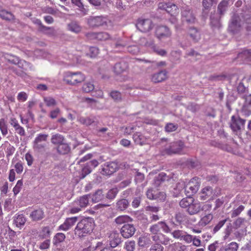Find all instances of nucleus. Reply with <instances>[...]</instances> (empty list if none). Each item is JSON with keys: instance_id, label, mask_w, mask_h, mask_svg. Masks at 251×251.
<instances>
[{"instance_id": "nucleus-1", "label": "nucleus", "mask_w": 251, "mask_h": 251, "mask_svg": "<svg viewBox=\"0 0 251 251\" xmlns=\"http://www.w3.org/2000/svg\"><path fill=\"white\" fill-rule=\"evenodd\" d=\"M94 225L93 218H85L77 223L75 229V234L79 238L84 237L93 231Z\"/></svg>"}, {"instance_id": "nucleus-2", "label": "nucleus", "mask_w": 251, "mask_h": 251, "mask_svg": "<svg viewBox=\"0 0 251 251\" xmlns=\"http://www.w3.org/2000/svg\"><path fill=\"white\" fill-rule=\"evenodd\" d=\"M162 229L165 233H168L171 231V229L165 221L159 222L156 224L150 226L149 231L151 234V239L153 241L160 240L161 233L160 229Z\"/></svg>"}, {"instance_id": "nucleus-3", "label": "nucleus", "mask_w": 251, "mask_h": 251, "mask_svg": "<svg viewBox=\"0 0 251 251\" xmlns=\"http://www.w3.org/2000/svg\"><path fill=\"white\" fill-rule=\"evenodd\" d=\"M85 79V76L80 72H67L65 73L63 81L67 84L76 85Z\"/></svg>"}, {"instance_id": "nucleus-4", "label": "nucleus", "mask_w": 251, "mask_h": 251, "mask_svg": "<svg viewBox=\"0 0 251 251\" xmlns=\"http://www.w3.org/2000/svg\"><path fill=\"white\" fill-rule=\"evenodd\" d=\"M246 121L238 116L233 115L229 122L230 127L233 132L238 137L241 135V129L244 127Z\"/></svg>"}, {"instance_id": "nucleus-5", "label": "nucleus", "mask_w": 251, "mask_h": 251, "mask_svg": "<svg viewBox=\"0 0 251 251\" xmlns=\"http://www.w3.org/2000/svg\"><path fill=\"white\" fill-rule=\"evenodd\" d=\"M184 147L183 142L179 140L166 144L164 151L169 155L180 153Z\"/></svg>"}, {"instance_id": "nucleus-6", "label": "nucleus", "mask_w": 251, "mask_h": 251, "mask_svg": "<svg viewBox=\"0 0 251 251\" xmlns=\"http://www.w3.org/2000/svg\"><path fill=\"white\" fill-rule=\"evenodd\" d=\"M158 8L165 10L171 16L175 15L179 13L177 6L174 3L169 1L160 2L158 3Z\"/></svg>"}, {"instance_id": "nucleus-7", "label": "nucleus", "mask_w": 251, "mask_h": 251, "mask_svg": "<svg viewBox=\"0 0 251 251\" xmlns=\"http://www.w3.org/2000/svg\"><path fill=\"white\" fill-rule=\"evenodd\" d=\"M136 26L141 32L147 33L153 29L154 24L152 20L150 19H139L137 22Z\"/></svg>"}, {"instance_id": "nucleus-8", "label": "nucleus", "mask_w": 251, "mask_h": 251, "mask_svg": "<svg viewBox=\"0 0 251 251\" xmlns=\"http://www.w3.org/2000/svg\"><path fill=\"white\" fill-rule=\"evenodd\" d=\"M88 202L89 200L87 195L80 197L79 200L74 201L73 206L70 209V213L71 214H75L79 212L81 210L82 208L87 206Z\"/></svg>"}, {"instance_id": "nucleus-9", "label": "nucleus", "mask_w": 251, "mask_h": 251, "mask_svg": "<svg viewBox=\"0 0 251 251\" xmlns=\"http://www.w3.org/2000/svg\"><path fill=\"white\" fill-rule=\"evenodd\" d=\"M200 181L198 177H194L185 186V192L188 197L195 194L199 190Z\"/></svg>"}, {"instance_id": "nucleus-10", "label": "nucleus", "mask_w": 251, "mask_h": 251, "mask_svg": "<svg viewBox=\"0 0 251 251\" xmlns=\"http://www.w3.org/2000/svg\"><path fill=\"white\" fill-rule=\"evenodd\" d=\"M48 136V134H39L37 135L33 142L34 149L38 151H44L46 146V141Z\"/></svg>"}, {"instance_id": "nucleus-11", "label": "nucleus", "mask_w": 251, "mask_h": 251, "mask_svg": "<svg viewBox=\"0 0 251 251\" xmlns=\"http://www.w3.org/2000/svg\"><path fill=\"white\" fill-rule=\"evenodd\" d=\"M242 29V25L239 16L234 15L232 17L228 25L229 32L234 34L239 32Z\"/></svg>"}, {"instance_id": "nucleus-12", "label": "nucleus", "mask_w": 251, "mask_h": 251, "mask_svg": "<svg viewBox=\"0 0 251 251\" xmlns=\"http://www.w3.org/2000/svg\"><path fill=\"white\" fill-rule=\"evenodd\" d=\"M108 22L107 18L103 16L90 17L87 20L89 25L93 27L106 26Z\"/></svg>"}, {"instance_id": "nucleus-13", "label": "nucleus", "mask_w": 251, "mask_h": 251, "mask_svg": "<svg viewBox=\"0 0 251 251\" xmlns=\"http://www.w3.org/2000/svg\"><path fill=\"white\" fill-rule=\"evenodd\" d=\"M171 34V30L166 26L158 25L155 28V35L160 40L170 37Z\"/></svg>"}, {"instance_id": "nucleus-14", "label": "nucleus", "mask_w": 251, "mask_h": 251, "mask_svg": "<svg viewBox=\"0 0 251 251\" xmlns=\"http://www.w3.org/2000/svg\"><path fill=\"white\" fill-rule=\"evenodd\" d=\"M181 19L188 24H194L196 19L192 10L189 7L183 8L181 11Z\"/></svg>"}, {"instance_id": "nucleus-15", "label": "nucleus", "mask_w": 251, "mask_h": 251, "mask_svg": "<svg viewBox=\"0 0 251 251\" xmlns=\"http://www.w3.org/2000/svg\"><path fill=\"white\" fill-rule=\"evenodd\" d=\"M101 167L100 173L103 175L107 176L113 174L118 168L117 164L114 162H107Z\"/></svg>"}, {"instance_id": "nucleus-16", "label": "nucleus", "mask_w": 251, "mask_h": 251, "mask_svg": "<svg viewBox=\"0 0 251 251\" xmlns=\"http://www.w3.org/2000/svg\"><path fill=\"white\" fill-rule=\"evenodd\" d=\"M136 231L134 226L132 224H125L121 229V233L123 237L128 238L132 236Z\"/></svg>"}, {"instance_id": "nucleus-17", "label": "nucleus", "mask_w": 251, "mask_h": 251, "mask_svg": "<svg viewBox=\"0 0 251 251\" xmlns=\"http://www.w3.org/2000/svg\"><path fill=\"white\" fill-rule=\"evenodd\" d=\"M109 245L111 248L117 247L121 243V238L117 231H112L109 236Z\"/></svg>"}, {"instance_id": "nucleus-18", "label": "nucleus", "mask_w": 251, "mask_h": 251, "mask_svg": "<svg viewBox=\"0 0 251 251\" xmlns=\"http://www.w3.org/2000/svg\"><path fill=\"white\" fill-rule=\"evenodd\" d=\"M188 34L191 39L194 43H198L201 39V31L196 27H190Z\"/></svg>"}, {"instance_id": "nucleus-19", "label": "nucleus", "mask_w": 251, "mask_h": 251, "mask_svg": "<svg viewBox=\"0 0 251 251\" xmlns=\"http://www.w3.org/2000/svg\"><path fill=\"white\" fill-rule=\"evenodd\" d=\"M45 217L44 211L40 208L33 210L29 214V218L33 222H37Z\"/></svg>"}, {"instance_id": "nucleus-20", "label": "nucleus", "mask_w": 251, "mask_h": 251, "mask_svg": "<svg viewBox=\"0 0 251 251\" xmlns=\"http://www.w3.org/2000/svg\"><path fill=\"white\" fill-rule=\"evenodd\" d=\"M77 220V217L67 218L64 223L59 226V229L67 231L75 224Z\"/></svg>"}, {"instance_id": "nucleus-21", "label": "nucleus", "mask_w": 251, "mask_h": 251, "mask_svg": "<svg viewBox=\"0 0 251 251\" xmlns=\"http://www.w3.org/2000/svg\"><path fill=\"white\" fill-rule=\"evenodd\" d=\"M167 78V72L162 70L154 74L151 77L152 81L154 83H158L166 80Z\"/></svg>"}, {"instance_id": "nucleus-22", "label": "nucleus", "mask_w": 251, "mask_h": 251, "mask_svg": "<svg viewBox=\"0 0 251 251\" xmlns=\"http://www.w3.org/2000/svg\"><path fill=\"white\" fill-rule=\"evenodd\" d=\"M201 211V203L199 202H192L187 209V212L191 215L198 214Z\"/></svg>"}, {"instance_id": "nucleus-23", "label": "nucleus", "mask_w": 251, "mask_h": 251, "mask_svg": "<svg viewBox=\"0 0 251 251\" xmlns=\"http://www.w3.org/2000/svg\"><path fill=\"white\" fill-rule=\"evenodd\" d=\"M171 178L165 173L162 172L155 176L154 179V183L156 186H159L161 183L169 181Z\"/></svg>"}, {"instance_id": "nucleus-24", "label": "nucleus", "mask_w": 251, "mask_h": 251, "mask_svg": "<svg viewBox=\"0 0 251 251\" xmlns=\"http://www.w3.org/2000/svg\"><path fill=\"white\" fill-rule=\"evenodd\" d=\"M26 221V218L24 214H16L14 217V224L18 227L23 226Z\"/></svg>"}, {"instance_id": "nucleus-25", "label": "nucleus", "mask_w": 251, "mask_h": 251, "mask_svg": "<svg viewBox=\"0 0 251 251\" xmlns=\"http://www.w3.org/2000/svg\"><path fill=\"white\" fill-rule=\"evenodd\" d=\"M0 18L9 22H14L15 20V16L10 12L5 9L0 10Z\"/></svg>"}, {"instance_id": "nucleus-26", "label": "nucleus", "mask_w": 251, "mask_h": 251, "mask_svg": "<svg viewBox=\"0 0 251 251\" xmlns=\"http://www.w3.org/2000/svg\"><path fill=\"white\" fill-rule=\"evenodd\" d=\"M213 190L210 186L203 188L200 194V198L201 200H206L212 197Z\"/></svg>"}, {"instance_id": "nucleus-27", "label": "nucleus", "mask_w": 251, "mask_h": 251, "mask_svg": "<svg viewBox=\"0 0 251 251\" xmlns=\"http://www.w3.org/2000/svg\"><path fill=\"white\" fill-rule=\"evenodd\" d=\"M0 55H3V58L11 64L17 65L19 62V58L14 55L4 52H0Z\"/></svg>"}, {"instance_id": "nucleus-28", "label": "nucleus", "mask_w": 251, "mask_h": 251, "mask_svg": "<svg viewBox=\"0 0 251 251\" xmlns=\"http://www.w3.org/2000/svg\"><path fill=\"white\" fill-rule=\"evenodd\" d=\"M127 68L126 63L121 62L116 63L114 67V72L117 75H120L125 72Z\"/></svg>"}, {"instance_id": "nucleus-29", "label": "nucleus", "mask_w": 251, "mask_h": 251, "mask_svg": "<svg viewBox=\"0 0 251 251\" xmlns=\"http://www.w3.org/2000/svg\"><path fill=\"white\" fill-rule=\"evenodd\" d=\"M97 120V118L95 116H90L87 117H79L78 118V121L82 124L86 126L91 125L93 123H95Z\"/></svg>"}, {"instance_id": "nucleus-30", "label": "nucleus", "mask_w": 251, "mask_h": 251, "mask_svg": "<svg viewBox=\"0 0 251 251\" xmlns=\"http://www.w3.org/2000/svg\"><path fill=\"white\" fill-rule=\"evenodd\" d=\"M133 139L136 144L143 145L146 142V138L140 132H137L133 135Z\"/></svg>"}, {"instance_id": "nucleus-31", "label": "nucleus", "mask_w": 251, "mask_h": 251, "mask_svg": "<svg viewBox=\"0 0 251 251\" xmlns=\"http://www.w3.org/2000/svg\"><path fill=\"white\" fill-rule=\"evenodd\" d=\"M128 201L126 199H122L117 201L116 208L119 211H124L128 207Z\"/></svg>"}, {"instance_id": "nucleus-32", "label": "nucleus", "mask_w": 251, "mask_h": 251, "mask_svg": "<svg viewBox=\"0 0 251 251\" xmlns=\"http://www.w3.org/2000/svg\"><path fill=\"white\" fill-rule=\"evenodd\" d=\"M175 219L179 224H187L189 222V218L185 214L178 212L175 215Z\"/></svg>"}, {"instance_id": "nucleus-33", "label": "nucleus", "mask_w": 251, "mask_h": 251, "mask_svg": "<svg viewBox=\"0 0 251 251\" xmlns=\"http://www.w3.org/2000/svg\"><path fill=\"white\" fill-rule=\"evenodd\" d=\"M68 29L71 32L78 33L81 30V27L77 23L73 21L67 25Z\"/></svg>"}, {"instance_id": "nucleus-34", "label": "nucleus", "mask_w": 251, "mask_h": 251, "mask_svg": "<svg viewBox=\"0 0 251 251\" xmlns=\"http://www.w3.org/2000/svg\"><path fill=\"white\" fill-rule=\"evenodd\" d=\"M238 247L237 243L232 242L225 247H222L218 251H237Z\"/></svg>"}, {"instance_id": "nucleus-35", "label": "nucleus", "mask_w": 251, "mask_h": 251, "mask_svg": "<svg viewBox=\"0 0 251 251\" xmlns=\"http://www.w3.org/2000/svg\"><path fill=\"white\" fill-rule=\"evenodd\" d=\"M51 234L50 228L49 226H43L41 228L39 233V237L42 239H45L50 237Z\"/></svg>"}, {"instance_id": "nucleus-36", "label": "nucleus", "mask_w": 251, "mask_h": 251, "mask_svg": "<svg viewBox=\"0 0 251 251\" xmlns=\"http://www.w3.org/2000/svg\"><path fill=\"white\" fill-rule=\"evenodd\" d=\"M213 215L211 214H208L202 217L198 223L200 226H205L208 224L212 220Z\"/></svg>"}, {"instance_id": "nucleus-37", "label": "nucleus", "mask_w": 251, "mask_h": 251, "mask_svg": "<svg viewBox=\"0 0 251 251\" xmlns=\"http://www.w3.org/2000/svg\"><path fill=\"white\" fill-rule=\"evenodd\" d=\"M210 24L212 27L214 29L219 28L221 27V23L220 19L217 15L215 14L210 16Z\"/></svg>"}, {"instance_id": "nucleus-38", "label": "nucleus", "mask_w": 251, "mask_h": 251, "mask_svg": "<svg viewBox=\"0 0 251 251\" xmlns=\"http://www.w3.org/2000/svg\"><path fill=\"white\" fill-rule=\"evenodd\" d=\"M229 0H223L219 4L218 11L221 15H224L226 11L229 4Z\"/></svg>"}, {"instance_id": "nucleus-39", "label": "nucleus", "mask_w": 251, "mask_h": 251, "mask_svg": "<svg viewBox=\"0 0 251 251\" xmlns=\"http://www.w3.org/2000/svg\"><path fill=\"white\" fill-rule=\"evenodd\" d=\"M57 151L59 154H65L70 151V148L67 144L64 142L57 146Z\"/></svg>"}, {"instance_id": "nucleus-40", "label": "nucleus", "mask_w": 251, "mask_h": 251, "mask_svg": "<svg viewBox=\"0 0 251 251\" xmlns=\"http://www.w3.org/2000/svg\"><path fill=\"white\" fill-rule=\"evenodd\" d=\"M132 220V218L127 215H121L117 217L115 219V222L118 225H122L126 223L131 222Z\"/></svg>"}, {"instance_id": "nucleus-41", "label": "nucleus", "mask_w": 251, "mask_h": 251, "mask_svg": "<svg viewBox=\"0 0 251 251\" xmlns=\"http://www.w3.org/2000/svg\"><path fill=\"white\" fill-rule=\"evenodd\" d=\"M18 65V67L22 69L23 71H27L28 70H32V65L31 64L25 61L24 60H19V62L17 64Z\"/></svg>"}, {"instance_id": "nucleus-42", "label": "nucleus", "mask_w": 251, "mask_h": 251, "mask_svg": "<svg viewBox=\"0 0 251 251\" xmlns=\"http://www.w3.org/2000/svg\"><path fill=\"white\" fill-rule=\"evenodd\" d=\"M51 142L52 144L57 145L58 146L64 142V137L59 134H56L52 135Z\"/></svg>"}, {"instance_id": "nucleus-43", "label": "nucleus", "mask_w": 251, "mask_h": 251, "mask_svg": "<svg viewBox=\"0 0 251 251\" xmlns=\"http://www.w3.org/2000/svg\"><path fill=\"white\" fill-rule=\"evenodd\" d=\"M72 2L77 6L79 10L83 14V15H86L88 12V9L85 8L81 2V0H71Z\"/></svg>"}, {"instance_id": "nucleus-44", "label": "nucleus", "mask_w": 251, "mask_h": 251, "mask_svg": "<svg viewBox=\"0 0 251 251\" xmlns=\"http://www.w3.org/2000/svg\"><path fill=\"white\" fill-rule=\"evenodd\" d=\"M140 44L142 45L151 48L152 50L154 48L156 45L154 44V42L153 40L150 39L148 40L145 38H142L140 39Z\"/></svg>"}, {"instance_id": "nucleus-45", "label": "nucleus", "mask_w": 251, "mask_h": 251, "mask_svg": "<svg viewBox=\"0 0 251 251\" xmlns=\"http://www.w3.org/2000/svg\"><path fill=\"white\" fill-rule=\"evenodd\" d=\"M245 207L243 205H240L238 207H234L231 212V218H234L238 216L244 210Z\"/></svg>"}, {"instance_id": "nucleus-46", "label": "nucleus", "mask_w": 251, "mask_h": 251, "mask_svg": "<svg viewBox=\"0 0 251 251\" xmlns=\"http://www.w3.org/2000/svg\"><path fill=\"white\" fill-rule=\"evenodd\" d=\"M192 202H193V199L191 197L184 198L179 202V205L182 208H188Z\"/></svg>"}, {"instance_id": "nucleus-47", "label": "nucleus", "mask_w": 251, "mask_h": 251, "mask_svg": "<svg viewBox=\"0 0 251 251\" xmlns=\"http://www.w3.org/2000/svg\"><path fill=\"white\" fill-rule=\"evenodd\" d=\"M246 220L245 218L239 217L233 222V227L236 228H239L245 225Z\"/></svg>"}, {"instance_id": "nucleus-48", "label": "nucleus", "mask_w": 251, "mask_h": 251, "mask_svg": "<svg viewBox=\"0 0 251 251\" xmlns=\"http://www.w3.org/2000/svg\"><path fill=\"white\" fill-rule=\"evenodd\" d=\"M185 231L183 230L178 229L175 230L170 233H171L172 235L174 238L182 240L183 235L185 234Z\"/></svg>"}, {"instance_id": "nucleus-49", "label": "nucleus", "mask_w": 251, "mask_h": 251, "mask_svg": "<svg viewBox=\"0 0 251 251\" xmlns=\"http://www.w3.org/2000/svg\"><path fill=\"white\" fill-rule=\"evenodd\" d=\"M119 190L117 188H113L109 190L107 193L106 197L109 200H113L118 193Z\"/></svg>"}, {"instance_id": "nucleus-50", "label": "nucleus", "mask_w": 251, "mask_h": 251, "mask_svg": "<svg viewBox=\"0 0 251 251\" xmlns=\"http://www.w3.org/2000/svg\"><path fill=\"white\" fill-rule=\"evenodd\" d=\"M238 58L251 60V50H246L239 53Z\"/></svg>"}, {"instance_id": "nucleus-51", "label": "nucleus", "mask_w": 251, "mask_h": 251, "mask_svg": "<svg viewBox=\"0 0 251 251\" xmlns=\"http://www.w3.org/2000/svg\"><path fill=\"white\" fill-rule=\"evenodd\" d=\"M82 90L86 93H89L94 89V85L91 82H86L82 86Z\"/></svg>"}, {"instance_id": "nucleus-52", "label": "nucleus", "mask_w": 251, "mask_h": 251, "mask_svg": "<svg viewBox=\"0 0 251 251\" xmlns=\"http://www.w3.org/2000/svg\"><path fill=\"white\" fill-rule=\"evenodd\" d=\"M65 235L63 233H57L54 237V244L56 245L63 242L65 239Z\"/></svg>"}, {"instance_id": "nucleus-53", "label": "nucleus", "mask_w": 251, "mask_h": 251, "mask_svg": "<svg viewBox=\"0 0 251 251\" xmlns=\"http://www.w3.org/2000/svg\"><path fill=\"white\" fill-rule=\"evenodd\" d=\"M92 172V169L90 166H89L88 164L85 166L81 171V173L80 174V178H84L87 175L89 174Z\"/></svg>"}, {"instance_id": "nucleus-54", "label": "nucleus", "mask_w": 251, "mask_h": 251, "mask_svg": "<svg viewBox=\"0 0 251 251\" xmlns=\"http://www.w3.org/2000/svg\"><path fill=\"white\" fill-rule=\"evenodd\" d=\"M170 241L171 239L169 237L162 233L161 237L160 238V240L154 242L160 244H162L164 245H167L170 243Z\"/></svg>"}, {"instance_id": "nucleus-55", "label": "nucleus", "mask_w": 251, "mask_h": 251, "mask_svg": "<svg viewBox=\"0 0 251 251\" xmlns=\"http://www.w3.org/2000/svg\"><path fill=\"white\" fill-rule=\"evenodd\" d=\"M44 100L48 107L54 106L56 105V100L51 97H45L44 98Z\"/></svg>"}, {"instance_id": "nucleus-56", "label": "nucleus", "mask_w": 251, "mask_h": 251, "mask_svg": "<svg viewBox=\"0 0 251 251\" xmlns=\"http://www.w3.org/2000/svg\"><path fill=\"white\" fill-rule=\"evenodd\" d=\"M150 239L145 237L142 236L139 238L138 244L139 246L142 247H144L147 245L150 244Z\"/></svg>"}, {"instance_id": "nucleus-57", "label": "nucleus", "mask_w": 251, "mask_h": 251, "mask_svg": "<svg viewBox=\"0 0 251 251\" xmlns=\"http://www.w3.org/2000/svg\"><path fill=\"white\" fill-rule=\"evenodd\" d=\"M135 248V242L134 241H130L126 242L125 243V248L127 251H133Z\"/></svg>"}, {"instance_id": "nucleus-58", "label": "nucleus", "mask_w": 251, "mask_h": 251, "mask_svg": "<svg viewBox=\"0 0 251 251\" xmlns=\"http://www.w3.org/2000/svg\"><path fill=\"white\" fill-rule=\"evenodd\" d=\"M109 35L104 32H97V37H96L97 40L100 41H104L107 40L109 38Z\"/></svg>"}, {"instance_id": "nucleus-59", "label": "nucleus", "mask_w": 251, "mask_h": 251, "mask_svg": "<svg viewBox=\"0 0 251 251\" xmlns=\"http://www.w3.org/2000/svg\"><path fill=\"white\" fill-rule=\"evenodd\" d=\"M110 95L114 100L119 101L122 100V95L119 91H113L110 93Z\"/></svg>"}, {"instance_id": "nucleus-60", "label": "nucleus", "mask_w": 251, "mask_h": 251, "mask_svg": "<svg viewBox=\"0 0 251 251\" xmlns=\"http://www.w3.org/2000/svg\"><path fill=\"white\" fill-rule=\"evenodd\" d=\"M127 51L133 54H137L139 52V48L136 45H131L127 47Z\"/></svg>"}, {"instance_id": "nucleus-61", "label": "nucleus", "mask_w": 251, "mask_h": 251, "mask_svg": "<svg viewBox=\"0 0 251 251\" xmlns=\"http://www.w3.org/2000/svg\"><path fill=\"white\" fill-rule=\"evenodd\" d=\"M108 129L107 127H102L97 130V134L99 136L109 137L110 133H106Z\"/></svg>"}, {"instance_id": "nucleus-62", "label": "nucleus", "mask_w": 251, "mask_h": 251, "mask_svg": "<svg viewBox=\"0 0 251 251\" xmlns=\"http://www.w3.org/2000/svg\"><path fill=\"white\" fill-rule=\"evenodd\" d=\"M178 126L177 125H175L173 123H168L165 126V130L167 132H171L176 130Z\"/></svg>"}, {"instance_id": "nucleus-63", "label": "nucleus", "mask_w": 251, "mask_h": 251, "mask_svg": "<svg viewBox=\"0 0 251 251\" xmlns=\"http://www.w3.org/2000/svg\"><path fill=\"white\" fill-rule=\"evenodd\" d=\"M164 247L159 243H156L152 245L150 251H163Z\"/></svg>"}, {"instance_id": "nucleus-64", "label": "nucleus", "mask_w": 251, "mask_h": 251, "mask_svg": "<svg viewBox=\"0 0 251 251\" xmlns=\"http://www.w3.org/2000/svg\"><path fill=\"white\" fill-rule=\"evenodd\" d=\"M103 198V195L101 190H98L97 191L93 197V200L96 201H99Z\"/></svg>"}]
</instances>
